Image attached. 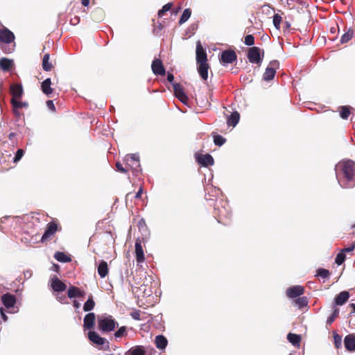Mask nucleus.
I'll list each match as a JSON object with an SVG mask.
<instances>
[{"mask_svg":"<svg viewBox=\"0 0 355 355\" xmlns=\"http://www.w3.org/2000/svg\"><path fill=\"white\" fill-rule=\"evenodd\" d=\"M129 352L131 354V355H146L144 347L141 345H137L131 348L129 350Z\"/></svg>","mask_w":355,"mask_h":355,"instance_id":"f704fd0d","label":"nucleus"},{"mask_svg":"<svg viewBox=\"0 0 355 355\" xmlns=\"http://www.w3.org/2000/svg\"><path fill=\"white\" fill-rule=\"evenodd\" d=\"M340 310L338 308L334 307L332 313L327 318V324H331L339 314Z\"/></svg>","mask_w":355,"mask_h":355,"instance_id":"4c0bfd02","label":"nucleus"},{"mask_svg":"<svg viewBox=\"0 0 355 355\" xmlns=\"http://www.w3.org/2000/svg\"><path fill=\"white\" fill-rule=\"evenodd\" d=\"M14 63L12 60L6 58H2L0 59V67L4 71H10Z\"/></svg>","mask_w":355,"mask_h":355,"instance_id":"a878e982","label":"nucleus"},{"mask_svg":"<svg viewBox=\"0 0 355 355\" xmlns=\"http://www.w3.org/2000/svg\"><path fill=\"white\" fill-rule=\"evenodd\" d=\"M355 250V241L350 245L347 248H345L342 250V251L345 254L346 252H351Z\"/></svg>","mask_w":355,"mask_h":355,"instance_id":"4d7b16f0","label":"nucleus"},{"mask_svg":"<svg viewBox=\"0 0 355 355\" xmlns=\"http://www.w3.org/2000/svg\"><path fill=\"white\" fill-rule=\"evenodd\" d=\"M177 98L184 105L187 104L189 98L187 96L186 93L183 94L182 95L178 96Z\"/></svg>","mask_w":355,"mask_h":355,"instance_id":"5fc2aeb1","label":"nucleus"},{"mask_svg":"<svg viewBox=\"0 0 355 355\" xmlns=\"http://www.w3.org/2000/svg\"><path fill=\"white\" fill-rule=\"evenodd\" d=\"M244 43L245 45L252 46L254 44V37L252 35H247L245 37Z\"/></svg>","mask_w":355,"mask_h":355,"instance_id":"3c124183","label":"nucleus"},{"mask_svg":"<svg viewBox=\"0 0 355 355\" xmlns=\"http://www.w3.org/2000/svg\"><path fill=\"white\" fill-rule=\"evenodd\" d=\"M15 46V42H12V46H10V44H4V45L1 46V49L3 53L6 54L11 53L14 51V48Z\"/></svg>","mask_w":355,"mask_h":355,"instance_id":"8fccbe9b","label":"nucleus"},{"mask_svg":"<svg viewBox=\"0 0 355 355\" xmlns=\"http://www.w3.org/2000/svg\"><path fill=\"white\" fill-rule=\"evenodd\" d=\"M197 28L198 25L196 24H193L189 27V31L193 33V32L197 29Z\"/></svg>","mask_w":355,"mask_h":355,"instance_id":"69168bd1","label":"nucleus"},{"mask_svg":"<svg viewBox=\"0 0 355 355\" xmlns=\"http://www.w3.org/2000/svg\"><path fill=\"white\" fill-rule=\"evenodd\" d=\"M288 340L295 347L300 346L301 336L296 334L288 333L287 335Z\"/></svg>","mask_w":355,"mask_h":355,"instance_id":"c756f323","label":"nucleus"},{"mask_svg":"<svg viewBox=\"0 0 355 355\" xmlns=\"http://www.w3.org/2000/svg\"><path fill=\"white\" fill-rule=\"evenodd\" d=\"M236 59L237 55L233 50H224L220 53V61L223 66L234 62Z\"/></svg>","mask_w":355,"mask_h":355,"instance_id":"6e6552de","label":"nucleus"},{"mask_svg":"<svg viewBox=\"0 0 355 355\" xmlns=\"http://www.w3.org/2000/svg\"><path fill=\"white\" fill-rule=\"evenodd\" d=\"M293 302L299 309H303L304 307L307 306L308 305V300L306 297H299L296 298Z\"/></svg>","mask_w":355,"mask_h":355,"instance_id":"2f4dec72","label":"nucleus"},{"mask_svg":"<svg viewBox=\"0 0 355 355\" xmlns=\"http://www.w3.org/2000/svg\"><path fill=\"white\" fill-rule=\"evenodd\" d=\"M24 154V150L23 149H18L15 153V157L12 158L14 162H19Z\"/></svg>","mask_w":355,"mask_h":355,"instance_id":"603ef678","label":"nucleus"},{"mask_svg":"<svg viewBox=\"0 0 355 355\" xmlns=\"http://www.w3.org/2000/svg\"><path fill=\"white\" fill-rule=\"evenodd\" d=\"M10 93L12 95V99L20 98L23 94V87L21 84H12L10 85Z\"/></svg>","mask_w":355,"mask_h":355,"instance_id":"6ab92c4d","label":"nucleus"},{"mask_svg":"<svg viewBox=\"0 0 355 355\" xmlns=\"http://www.w3.org/2000/svg\"><path fill=\"white\" fill-rule=\"evenodd\" d=\"M127 335V328L125 326L119 327L114 333L115 338H120Z\"/></svg>","mask_w":355,"mask_h":355,"instance_id":"79ce46f5","label":"nucleus"},{"mask_svg":"<svg viewBox=\"0 0 355 355\" xmlns=\"http://www.w3.org/2000/svg\"><path fill=\"white\" fill-rule=\"evenodd\" d=\"M240 119V114L238 112H233L228 117L227 120V123L229 126L235 127Z\"/></svg>","mask_w":355,"mask_h":355,"instance_id":"bb28decb","label":"nucleus"},{"mask_svg":"<svg viewBox=\"0 0 355 355\" xmlns=\"http://www.w3.org/2000/svg\"><path fill=\"white\" fill-rule=\"evenodd\" d=\"M304 288L302 286L296 285L287 288L286 295L289 298H296L300 297L304 293Z\"/></svg>","mask_w":355,"mask_h":355,"instance_id":"4468645a","label":"nucleus"},{"mask_svg":"<svg viewBox=\"0 0 355 355\" xmlns=\"http://www.w3.org/2000/svg\"><path fill=\"white\" fill-rule=\"evenodd\" d=\"M214 217L217 219L218 223L225 225H228L232 216L228 203L223 200L216 201L214 205Z\"/></svg>","mask_w":355,"mask_h":355,"instance_id":"f03ea898","label":"nucleus"},{"mask_svg":"<svg viewBox=\"0 0 355 355\" xmlns=\"http://www.w3.org/2000/svg\"><path fill=\"white\" fill-rule=\"evenodd\" d=\"M50 55L46 53L42 59V68L45 71H49L52 69V64L49 62Z\"/></svg>","mask_w":355,"mask_h":355,"instance_id":"72a5a7b5","label":"nucleus"},{"mask_svg":"<svg viewBox=\"0 0 355 355\" xmlns=\"http://www.w3.org/2000/svg\"><path fill=\"white\" fill-rule=\"evenodd\" d=\"M209 67L207 62L198 64V71L202 80H207L208 78V69Z\"/></svg>","mask_w":355,"mask_h":355,"instance_id":"b1692460","label":"nucleus"},{"mask_svg":"<svg viewBox=\"0 0 355 355\" xmlns=\"http://www.w3.org/2000/svg\"><path fill=\"white\" fill-rule=\"evenodd\" d=\"M138 227L139 232L141 233L142 241H147L150 236V231L148 229V227L146 224V222L144 218H141L138 222Z\"/></svg>","mask_w":355,"mask_h":355,"instance_id":"aec40b11","label":"nucleus"},{"mask_svg":"<svg viewBox=\"0 0 355 355\" xmlns=\"http://www.w3.org/2000/svg\"><path fill=\"white\" fill-rule=\"evenodd\" d=\"M108 273V266L105 261H101L98 266V274L101 278H104Z\"/></svg>","mask_w":355,"mask_h":355,"instance_id":"c85d7f7f","label":"nucleus"},{"mask_svg":"<svg viewBox=\"0 0 355 355\" xmlns=\"http://www.w3.org/2000/svg\"><path fill=\"white\" fill-rule=\"evenodd\" d=\"M196 159L198 164H200L203 167H207L209 166H212L214 164V160L213 157L210 154H205V155H196Z\"/></svg>","mask_w":355,"mask_h":355,"instance_id":"9d476101","label":"nucleus"},{"mask_svg":"<svg viewBox=\"0 0 355 355\" xmlns=\"http://www.w3.org/2000/svg\"><path fill=\"white\" fill-rule=\"evenodd\" d=\"M173 3H168L165 4L162 9L158 11L157 15L159 17H162L166 12L169 11L172 8Z\"/></svg>","mask_w":355,"mask_h":355,"instance_id":"c03bdc74","label":"nucleus"},{"mask_svg":"<svg viewBox=\"0 0 355 355\" xmlns=\"http://www.w3.org/2000/svg\"><path fill=\"white\" fill-rule=\"evenodd\" d=\"M344 345L348 352H355V335L350 334L344 338Z\"/></svg>","mask_w":355,"mask_h":355,"instance_id":"a211bd4d","label":"nucleus"},{"mask_svg":"<svg viewBox=\"0 0 355 355\" xmlns=\"http://www.w3.org/2000/svg\"><path fill=\"white\" fill-rule=\"evenodd\" d=\"M167 80L171 83L172 85L173 83H175L173 82L174 80V76L172 73L168 72L167 73Z\"/></svg>","mask_w":355,"mask_h":355,"instance_id":"0e129e2a","label":"nucleus"},{"mask_svg":"<svg viewBox=\"0 0 355 355\" xmlns=\"http://www.w3.org/2000/svg\"><path fill=\"white\" fill-rule=\"evenodd\" d=\"M335 173L339 185L343 189L355 187V162L351 159L339 162L335 166Z\"/></svg>","mask_w":355,"mask_h":355,"instance_id":"f257e3e1","label":"nucleus"},{"mask_svg":"<svg viewBox=\"0 0 355 355\" xmlns=\"http://www.w3.org/2000/svg\"><path fill=\"white\" fill-rule=\"evenodd\" d=\"M56 299L58 302H61V303H66V300H67V297L64 295H60V294H58L57 296H56Z\"/></svg>","mask_w":355,"mask_h":355,"instance_id":"052dcab7","label":"nucleus"},{"mask_svg":"<svg viewBox=\"0 0 355 355\" xmlns=\"http://www.w3.org/2000/svg\"><path fill=\"white\" fill-rule=\"evenodd\" d=\"M346 259L345 254L341 250L340 252H338L336 257L335 262L338 266L343 263Z\"/></svg>","mask_w":355,"mask_h":355,"instance_id":"a18cd8bd","label":"nucleus"},{"mask_svg":"<svg viewBox=\"0 0 355 355\" xmlns=\"http://www.w3.org/2000/svg\"><path fill=\"white\" fill-rule=\"evenodd\" d=\"M116 168L117 171L121 173H125L127 172V170L122 166V164L119 162H117L116 163Z\"/></svg>","mask_w":355,"mask_h":355,"instance_id":"13d9d810","label":"nucleus"},{"mask_svg":"<svg viewBox=\"0 0 355 355\" xmlns=\"http://www.w3.org/2000/svg\"><path fill=\"white\" fill-rule=\"evenodd\" d=\"M226 139L221 135H216L214 137V143L216 146H221L225 143Z\"/></svg>","mask_w":355,"mask_h":355,"instance_id":"de8ad7c7","label":"nucleus"},{"mask_svg":"<svg viewBox=\"0 0 355 355\" xmlns=\"http://www.w3.org/2000/svg\"><path fill=\"white\" fill-rule=\"evenodd\" d=\"M329 275V271L327 269L320 268L317 270V275L322 277V279L327 278Z\"/></svg>","mask_w":355,"mask_h":355,"instance_id":"09e8293b","label":"nucleus"},{"mask_svg":"<svg viewBox=\"0 0 355 355\" xmlns=\"http://www.w3.org/2000/svg\"><path fill=\"white\" fill-rule=\"evenodd\" d=\"M191 15V10L190 8L184 9L180 18L179 24H183L184 23H185L190 18Z\"/></svg>","mask_w":355,"mask_h":355,"instance_id":"c9c22d12","label":"nucleus"},{"mask_svg":"<svg viewBox=\"0 0 355 355\" xmlns=\"http://www.w3.org/2000/svg\"><path fill=\"white\" fill-rule=\"evenodd\" d=\"M130 315L132 317V318L135 320H141V318H140V311H139V310H135L134 311H132Z\"/></svg>","mask_w":355,"mask_h":355,"instance_id":"864d4df0","label":"nucleus"},{"mask_svg":"<svg viewBox=\"0 0 355 355\" xmlns=\"http://www.w3.org/2000/svg\"><path fill=\"white\" fill-rule=\"evenodd\" d=\"M151 68L153 73L157 76H164L166 74L165 68L161 60L156 58L153 60Z\"/></svg>","mask_w":355,"mask_h":355,"instance_id":"ddd939ff","label":"nucleus"},{"mask_svg":"<svg viewBox=\"0 0 355 355\" xmlns=\"http://www.w3.org/2000/svg\"><path fill=\"white\" fill-rule=\"evenodd\" d=\"M248 59L250 63L260 64L263 59V51L261 54V49L257 46L249 48Z\"/></svg>","mask_w":355,"mask_h":355,"instance_id":"423d86ee","label":"nucleus"},{"mask_svg":"<svg viewBox=\"0 0 355 355\" xmlns=\"http://www.w3.org/2000/svg\"><path fill=\"white\" fill-rule=\"evenodd\" d=\"M155 343L156 347L159 349H164L168 344L166 338L163 335H158L155 337Z\"/></svg>","mask_w":355,"mask_h":355,"instance_id":"cd10ccee","label":"nucleus"},{"mask_svg":"<svg viewBox=\"0 0 355 355\" xmlns=\"http://www.w3.org/2000/svg\"><path fill=\"white\" fill-rule=\"evenodd\" d=\"M55 259L61 263H68L71 261V258L62 252H57L54 255Z\"/></svg>","mask_w":355,"mask_h":355,"instance_id":"7c9ffc66","label":"nucleus"},{"mask_svg":"<svg viewBox=\"0 0 355 355\" xmlns=\"http://www.w3.org/2000/svg\"><path fill=\"white\" fill-rule=\"evenodd\" d=\"M87 334L89 340L94 345L98 347L100 349H109L110 343L106 338L100 336L95 331H89Z\"/></svg>","mask_w":355,"mask_h":355,"instance_id":"20e7f679","label":"nucleus"},{"mask_svg":"<svg viewBox=\"0 0 355 355\" xmlns=\"http://www.w3.org/2000/svg\"><path fill=\"white\" fill-rule=\"evenodd\" d=\"M16 301V296L10 293H6L1 296V302L6 309L13 308Z\"/></svg>","mask_w":355,"mask_h":355,"instance_id":"dca6fc26","label":"nucleus"},{"mask_svg":"<svg viewBox=\"0 0 355 355\" xmlns=\"http://www.w3.org/2000/svg\"><path fill=\"white\" fill-rule=\"evenodd\" d=\"M173 87L175 97L185 93L183 87L180 83H173Z\"/></svg>","mask_w":355,"mask_h":355,"instance_id":"a19ab883","label":"nucleus"},{"mask_svg":"<svg viewBox=\"0 0 355 355\" xmlns=\"http://www.w3.org/2000/svg\"><path fill=\"white\" fill-rule=\"evenodd\" d=\"M0 315L4 322L8 320V316L6 315L3 308L2 307L0 309Z\"/></svg>","mask_w":355,"mask_h":355,"instance_id":"680f3d73","label":"nucleus"},{"mask_svg":"<svg viewBox=\"0 0 355 355\" xmlns=\"http://www.w3.org/2000/svg\"><path fill=\"white\" fill-rule=\"evenodd\" d=\"M14 33L6 27L0 29V42L6 44H10L14 42L15 40Z\"/></svg>","mask_w":355,"mask_h":355,"instance_id":"1a4fd4ad","label":"nucleus"},{"mask_svg":"<svg viewBox=\"0 0 355 355\" xmlns=\"http://www.w3.org/2000/svg\"><path fill=\"white\" fill-rule=\"evenodd\" d=\"M177 98L184 105L187 104L189 98L187 96L186 93L183 94L182 95L178 96Z\"/></svg>","mask_w":355,"mask_h":355,"instance_id":"6e6d98bb","label":"nucleus"},{"mask_svg":"<svg viewBox=\"0 0 355 355\" xmlns=\"http://www.w3.org/2000/svg\"><path fill=\"white\" fill-rule=\"evenodd\" d=\"M67 295L70 299L75 297H83L85 295V292L80 290L79 288L75 286H71L68 289Z\"/></svg>","mask_w":355,"mask_h":355,"instance_id":"412c9836","label":"nucleus"},{"mask_svg":"<svg viewBox=\"0 0 355 355\" xmlns=\"http://www.w3.org/2000/svg\"><path fill=\"white\" fill-rule=\"evenodd\" d=\"M51 85V80L50 78H46L41 84V89L42 92L48 96L53 92V89Z\"/></svg>","mask_w":355,"mask_h":355,"instance_id":"393cba45","label":"nucleus"},{"mask_svg":"<svg viewBox=\"0 0 355 355\" xmlns=\"http://www.w3.org/2000/svg\"><path fill=\"white\" fill-rule=\"evenodd\" d=\"M349 297V293L344 291L339 293L334 298V303L336 305L342 306L344 304Z\"/></svg>","mask_w":355,"mask_h":355,"instance_id":"5701e85b","label":"nucleus"},{"mask_svg":"<svg viewBox=\"0 0 355 355\" xmlns=\"http://www.w3.org/2000/svg\"><path fill=\"white\" fill-rule=\"evenodd\" d=\"M125 160L132 170L134 175L138 176L141 173V168L139 164V155L138 153L127 155Z\"/></svg>","mask_w":355,"mask_h":355,"instance_id":"39448f33","label":"nucleus"},{"mask_svg":"<svg viewBox=\"0 0 355 355\" xmlns=\"http://www.w3.org/2000/svg\"><path fill=\"white\" fill-rule=\"evenodd\" d=\"M334 343L336 349H339L342 347V336L338 334L336 332H334Z\"/></svg>","mask_w":355,"mask_h":355,"instance_id":"37998d69","label":"nucleus"},{"mask_svg":"<svg viewBox=\"0 0 355 355\" xmlns=\"http://www.w3.org/2000/svg\"><path fill=\"white\" fill-rule=\"evenodd\" d=\"M51 287L54 292H63L67 289V285L57 276L54 275L51 279Z\"/></svg>","mask_w":355,"mask_h":355,"instance_id":"f8f14e48","label":"nucleus"},{"mask_svg":"<svg viewBox=\"0 0 355 355\" xmlns=\"http://www.w3.org/2000/svg\"><path fill=\"white\" fill-rule=\"evenodd\" d=\"M338 30H339V28H338V26H334V27H331L330 28V32L332 34H335V33H336L338 31Z\"/></svg>","mask_w":355,"mask_h":355,"instance_id":"774afa93","label":"nucleus"},{"mask_svg":"<svg viewBox=\"0 0 355 355\" xmlns=\"http://www.w3.org/2000/svg\"><path fill=\"white\" fill-rule=\"evenodd\" d=\"M96 315L94 313H88L84 318L83 327L85 329H91L94 325Z\"/></svg>","mask_w":355,"mask_h":355,"instance_id":"4be33fe9","label":"nucleus"},{"mask_svg":"<svg viewBox=\"0 0 355 355\" xmlns=\"http://www.w3.org/2000/svg\"><path fill=\"white\" fill-rule=\"evenodd\" d=\"M273 25L276 29H280V24L282 21V17L279 14H275L272 17Z\"/></svg>","mask_w":355,"mask_h":355,"instance_id":"49530a36","label":"nucleus"},{"mask_svg":"<svg viewBox=\"0 0 355 355\" xmlns=\"http://www.w3.org/2000/svg\"><path fill=\"white\" fill-rule=\"evenodd\" d=\"M98 329L102 333L112 331L119 325L116 320L110 315H101L98 316Z\"/></svg>","mask_w":355,"mask_h":355,"instance_id":"7ed1b4c3","label":"nucleus"},{"mask_svg":"<svg viewBox=\"0 0 355 355\" xmlns=\"http://www.w3.org/2000/svg\"><path fill=\"white\" fill-rule=\"evenodd\" d=\"M279 67V62L278 60H274L270 61L263 75V80L265 81L272 80L275 78L276 69Z\"/></svg>","mask_w":355,"mask_h":355,"instance_id":"0eeeda50","label":"nucleus"},{"mask_svg":"<svg viewBox=\"0 0 355 355\" xmlns=\"http://www.w3.org/2000/svg\"><path fill=\"white\" fill-rule=\"evenodd\" d=\"M11 104L12 108L20 109L22 107H27L28 106V103L19 101L17 99H11Z\"/></svg>","mask_w":355,"mask_h":355,"instance_id":"58836bf2","label":"nucleus"},{"mask_svg":"<svg viewBox=\"0 0 355 355\" xmlns=\"http://www.w3.org/2000/svg\"><path fill=\"white\" fill-rule=\"evenodd\" d=\"M46 106L47 107L53 111V112H55V107L54 105V103H53V101L52 100H48L46 101Z\"/></svg>","mask_w":355,"mask_h":355,"instance_id":"bf43d9fd","label":"nucleus"},{"mask_svg":"<svg viewBox=\"0 0 355 355\" xmlns=\"http://www.w3.org/2000/svg\"><path fill=\"white\" fill-rule=\"evenodd\" d=\"M196 62L198 64L205 63L207 61V55L206 51L203 48L200 41L196 44Z\"/></svg>","mask_w":355,"mask_h":355,"instance_id":"9b49d317","label":"nucleus"},{"mask_svg":"<svg viewBox=\"0 0 355 355\" xmlns=\"http://www.w3.org/2000/svg\"><path fill=\"white\" fill-rule=\"evenodd\" d=\"M95 306V302L93 300V297L91 295L88 297L87 300L83 305V310L85 312L92 311Z\"/></svg>","mask_w":355,"mask_h":355,"instance_id":"473e14b6","label":"nucleus"},{"mask_svg":"<svg viewBox=\"0 0 355 355\" xmlns=\"http://www.w3.org/2000/svg\"><path fill=\"white\" fill-rule=\"evenodd\" d=\"M350 114V107L344 105L340 107V116L343 119H347Z\"/></svg>","mask_w":355,"mask_h":355,"instance_id":"ea45409f","label":"nucleus"},{"mask_svg":"<svg viewBox=\"0 0 355 355\" xmlns=\"http://www.w3.org/2000/svg\"><path fill=\"white\" fill-rule=\"evenodd\" d=\"M142 241L137 239L135 242V257L138 263H143L145 260L144 252L141 245Z\"/></svg>","mask_w":355,"mask_h":355,"instance_id":"2eb2a0df","label":"nucleus"},{"mask_svg":"<svg viewBox=\"0 0 355 355\" xmlns=\"http://www.w3.org/2000/svg\"><path fill=\"white\" fill-rule=\"evenodd\" d=\"M58 226L55 223H50L47 225V227L41 238V242L44 243L51 236H53L57 231Z\"/></svg>","mask_w":355,"mask_h":355,"instance_id":"f3484780","label":"nucleus"},{"mask_svg":"<svg viewBox=\"0 0 355 355\" xmlns=\"http://www.w3.org/2000/svg\"><path fill=\"white\" fill-rule=\"evenodd\" d=\"M353 34H354L353 30L351 28H349V30L342 35V37L340 38V43L345 44V43L347 42L348 41H349L352 39Z\"/></svg>","mask_w":355,"mask_h":355,"instance_id":"e433bc0d","label":"nucleus"},{"mask_svg":"<svg viewBox=\"0 0 355 355\" xmlns=\"http://www.w3.org/2000/svg\"><path fill=\"white\" fill-rule=\"evenodd\" d=\"M142 193H143V189H142V187H140L139 191L136 193L135 198L137 199L140 198Z\"/></svg>","mask_w":355,"mask_h":355,"instance_id":"338daca9","label":"nucleus"},{"mask_svg":"<svg viewBox=\"0 0 355 355\" xmlns=\"http://www.w3.org/2000/svg\"><path fill=\"white\" fill-rule=\"evenodd\" d=\"M211 189V196H218L219 193L220 192V189L218 188L214 187V188H210Z\"/></svg>","mask_w":355,"mask_h":355,"instance_id":"e2e57ef3","label":"nucleus"}]
</instances>
